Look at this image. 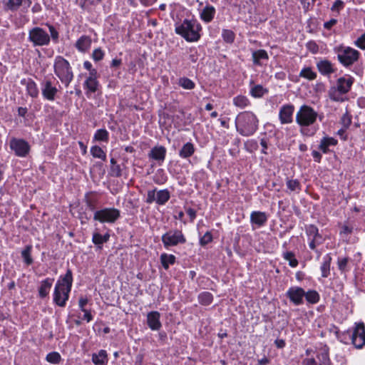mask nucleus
Segmentation results:
<instances>
[{
	"instance_id": "obj_1",
	"label": "nucleus",
	"mask_w": 365,
	"mask_h": 365,
	"mask_svg": "<svg viewBox=\"0 0 365 365\" xmlns=\"http://www.w3.org/2000/svg\"><path fill=\"white\" fill-rule=\"evenodd\" d=\"M49 34L43 28L35 26L29 30L28 41L31 43L33 47L48 46L52 41L53 43H58L59 41V32L55 26L50 24H46Z\"/></svg>"
},
{
	"instance_id": "obj_2",
	"label": "nucleus",
	"mask_w": 365,
	"mask_h": 365,
	"mask_svg": "<svg viewBox=\"0 0 365 365\" xmlns=\"http://www.w3.org/2000/svg\"><path fill=\"white\" fill-rule=\"evenodd\" d=\"M235 128L240 135H253L259 128V119L252 111L240 112L235 118Z\"/></svg>"
},
{
	"instance_id": "obj_3",
	"label": "nucleus",
	"mask_w": 365,
	"mask_h": 365,
	"mask_svg": "<svg viewBox=\"0 0 365 365\" xmlns=\"http://www.w3.org/2000/svg\"><path fill=\"white\" fill-rule=\"evenodd\" d=\"M73 283V274L70 269H68L63 276H61L57 281L53 292V302L64 307L69 298V293L71 290Z\"/></svg>"
},
{
	"instance_id": "obj_4",
	"label": "nucleus",
	"mask_w": 365,
	"mask_h": 365,
	"mask_svg": "<svg viewBox=\"0 0 365 365\" xmlns=\"http://www.w3.org/2000/svg\"><path fill=\"white\" fill-rule=\"evenodd\" d=\"M175 33L187 42H196L200 38V31L202 26L196 19H185L182 23L175 24Z\"/></svg>"
},
{
	"instance_id": "obj_5",
	"label": "nucleus",
	"mask_w": 365,
	"mask_h": 365,
	"mask_svg": "<svg viewBox=\"0 0 365 365\" xmlns=\"http://www.w3.org/2000/svg\"><path fill=\"white\" fill-rule=\"evenodd\" d=\"M333 51L339 63L348 69L355 66L361 57V53L358 50L343 44L335 46Z\"/></svg>"
},
{
	"instance_id": "obj_6",
	"label": "nucleus",
	"mask_w": 365,
	"mask_h": 365,
	"mask_svg": "<svg viewBox=\"0 0 365 365\" xmlns=\"http://www.w3.org/2000/svg\"><path fill=\"white\" fill-rule=\"evenodd\" d=\"M354 83V77L344 75L336 81V84L329 88L328 91L329 98L334 102H343V96L348 93Z\"/></svg>"
},
{
	"instance_id": "obj_7",
	"label": "nucleus",
	"mask_w": 365,
	"mask_h": 365,
	"mask_svg": "<svg viewBox=\"0 0 365 365\" xmlns=\"http://www.w3.org/2000/svg\"><path fill=\"white\" fill-rule=\"evenodd\" d=\"M339 341L345 344L350 342L356 348L361 349L365 345V325L363 322L356 324L354 330L346 331L338 335Z\"/></svg>"
},
{
	"instance_id": "obj_8",
	"label": "nucleus",
	"mask_w": 365,
	"mask_h": 365,
	"mask_svg": "<svg viewBox=\"0 0 365 365\" xmlns=\"http://www.w3.org/2000/svg\"><path fill=\"white\" fill-rule=\"evenodd\" d=\"M53 72L66 88L68 87L74 77L69 62L61 56H57L54 59Z\"/></svg>"
},
{
	"instance_id": "obj_9",
	"label": "nucleus",
	"mask_w": 365,
	"mask_h": 365,
	"mask_svg": "<svg viewBox=\"0 0 365 365\" xmlns=\"http://www.w3.org/2000/svg\"><path fill=\"white\" fill-rule=\"evenodd\" d=\"M318 118V113L310 106L304 104L297 112L295 120L299 126H312Z\"/></svg>"
},
{
	"instance_id": "obj_10",
	"label": "nucleus",
	"mask_w": 365,
	"mask_h": 365,
	"mask_svg": "<svg viewBox=\"0 0 365 365\" xmlns=\"http://www.w3.org/2000/svg\"><path fill=\"white\" fill-rule=\"evenodd\" d=\"M55 81L56 79L52 76H45L41 81V91L43 99L48 101H53L56 100L59 90L56 87V84H58V82Z\"/></svg>"
},
{
	"instance_id": "obj_11",
	"label": "nucleus",
	"mask_w": 365,
	"mask_h": 365,
	"mask_svg": "<svg viewBox=\"0 0 365 365\" xmlns=\"http://www.w3.org/2000/svg\"><path fill=\"white\" fill-rule=\"evenodd\" d=\"M120 217V211L113 207H105L95 212L93 219L101 222L113 223Z\"/></svg>"
},
{
	"instance_id": "obj_12",
	"label": "nucleus",
	"mask_w": 365,
	"mask_h": 365,
	"mask_svg": "<svg viewBox=\"0 0 365 365\" xmlns=\"http://www.w3.org/2000/svg\"><path fill=\"white\" fill-rule=\"evenodd\" d=\"M161 240L165 248H168L171 246H176L180 243L183 244L186 241L182 232L178 230L167 232L162 236Z\"/></svg>"
},
{
	"instance_id": "obj_13",
	"label": "nucleus",
	"mask_w": 365,
	"mask_h": 365,
	"mask_svg": "<svg viewBox=\"0 0 365 365\" xmlns=\"http://www.w3.org/2000/svg\"><path fill=\"white\" fill-rule=\"evenodd\" d=\"M9 147L20 158L26 157L31 150L29 143L22 138H12L9 141Z\"/></svg>"
},
{
	"instance_id": "obj_14",
	"label": "nucleus",
	"mask_w": 365,
	"mask_h": 365,
	"mask_svg": "<svg viewBox=\"0 0 365 365\" xmlns=\"http://www.w3.org/2000/svg\"><path fill=\"white\" fill-rule=\"evenodd\" d=\"M170 197V192L167 189L160 190L154 189L148 192L145 202L149 204L155 202L162 205L165 204Z\"/></svg>"
},
{
	"instance_id": "obj_15",
	"label": "nucleus",
	"mask_w": 365,
	"mask_h": 365,
	"mask_svg": "<svg viewBox=\"0 0 365 365\" xmlns=\"http://www.w3.org/2000/svg\"><path fill=\"white\" fill-rule=\"evenodd\" d=\"M305 291L300 287H291L286 292V297L295 306L304 304Z\"/></svg>"
},
{
	"instance_id": "obj_16",
	"label": "nucleus",
	"mask_w": 365,
	"mask_h": 365,
	"mask_svg": "<svg viewBox=\"0 0 365 365\" xmlns=\"http://www.w3.org/2000/svg\"><path fill=\"white\" fill-rule=\"evenodd\" d=\"M316 66L320 74L326 77H329L337 70L334 63L327 58L319 60L316 63Z\"/></svg>"
},
{
	"instance_id": "obj_17",
	"label": "nucleus",
	"mask_w": 365,
	"mask_h": 365,
	"mask_svg": "<svg viewBox=\"0 0 365 365\" xmlns=\"http://www.w3.org/2000/svg\"><path fill=\"white\" fill-rule=\"evenodd\" d=\"M294 106L291 103L284 104L279 108V120L282 124H289L293 122Z\"/></svg>"
},
{
	"instance_id": "obj_18",
	"label": "nucleus",
	"mask_w": 365,
	"mask_h": 365,
	"mask_svg": "<svg viewBox=\"0 0 365 365\" xmlns=\"http://www.w3.org/2000/svg\"><path fill=\"white\" fill-rule=\"evenodd\" d=\"M98 81V71H93L89 73L88 76L85 80L83 86V88L86 91V94L88 96L91 93H94L98 91L99 86Z\"/></svg>"
},
{
	"instance_id": "obj_19",
	"label": "nucleus",
	"mask_w": 365,
	"mask_h": 365,
	"mask_svg": "<svg viewBox=\"0 0 365 365\" xmlns=\"http://www.w3.org/2000/svg\"><path fill=\"white\" fill-rule=\"evenodd\" d=\"M166 148L164 146H155L148 153V157L158 163L161 165L166 156Z\"/></svg>"
},
{
	"instance_id": "obj_20",
	"label": "nucleus",
	"mask_w": 365,
	"mask_h": 365,
	"mask_svg": "<svg viewBox=\"0 0 365 365\" xmlns=\"http://www.w3.org/2000/svg\"><path fill=\"white\" fill-rule=\"evenodd\" d=\"M160 318V314L157 311H153L148 314L147 324L150 329L158 331L162 327Z\"/></svg>"
},
{
	"instance_id": "obj_21",
	"label": "nucleus",
	"mask_w": 365,
	"mask_h": 365,
	"mask_svg": "<svg viewBox=\"0 0 365 365\" xmlns=\"http://www.w3.org/2000/svg\"><path fill=\"white\" fill-rule=\"evenodd\" d=\"M21 84L26 86L27 94L33 98H37L39 91L36 83L31 78H23Z\"/></svg>"
},
{
	"instance_id": "obj_22",
	"label": "nucleus",
	"mask_w": 365,
	"mask_h": 365,
	"mask_svg": "<svg viewBox=\"0 0 365 365\" xmlns=\"http://www.w3.org/2000/svg\"><path fill=\"white\" fill-rule=\"evenodd\" d=\"M92 43L91 38L89 36L83 35L76 42L75 47L81 53L87 52Z\"/></svg>"
},
{
	"instance_id": "obj_23",
	"label": "nucleus",
	"mask_w": 365,
	"mask_h": 365,
	"mask_svg": "<svg viewBox=\"0 0 365 365\" xmlns=\"http://www.w3.org/2000/svg\"><path fill=\"white\" fill-rule=\"evenodd\" d=\"M338 143L337 140L332 137L325 136L322 138L320 140V143L319 145V149L323 153H328L330 152L329 146H335Z\"/></svg>"
},
{
	"instance_id": "obj_24",
	"label": "nucleus",
	"mask_w": 365,
	"mask_h": 365,
	"mask_svg": "<svg viewBox=\"0 0 365 365\" xmlns=\"http://www.w3.org/2000/svg\"><path fill=\"white\" fill-rule=\"evenodd\" d=\"M53 281V278L48 277L41 282V285L38 288V295L41 298H45L48 296Z\"/></svg>"
},
{
	"instance_id": "obj_25",
	"label": "nucleus",
	"mask_w": 365,
	"mask_h": 365,
	"mask_svg": "<svg viewBox=\"0 0 365 365\" xmlns=\"http://www.w3.org/2000/svg\"><path fill=\"white\" fill-rule=\"evenodd\" d=\"M215 12L216 11L213 6L207 5L200 12V18L203 21L209 23L214 19Z\"/></svg>"
},
{
	"instance_id": "obj_26",
	"label": "nucleus",
	"mask_w": 365,
	"mask_h": 365,
	"mask_svg": "<svg viewBox=\"0 0 365 365\" xmlns=\"http://www.w3.org/2000/svg\"><path fill=\"white\" fill-rule=\"evenodd\" d=\"M195 152V147L191 142L185 143L179 150V156L181 158L186 159L191 157Z\"/></svg>"
},
{
	"instance_id": "obj_27",
	"label": "nucleus",
	"mask_w": 365,
	"mask_h": 365,
	"mask_svg": "<svg viewBox=\"0 0 365 365\" xmlns=\"http://www.w3.org/2000/svg\"><path fill=\"white\" fill-rule=\"evenodd\" d=\"M252 61L254 65L256 66H262V63L261 61H267L269 59V56L267 52L264 49H259L257 51H254L252 53Z\"/></svg>"
},
{
	"instance_id": "obj_28",
	"label": "nucleus",
	"mask_w": 365,
	"mask_h": 365,
	"mask_svg": "<svg viewBox=\"0 0 365 365\" xmlns=\"http://www.w3.org/2000/svg\"><path fill=\"white\" fill-rule=\"evenodd\" d=\"M32 250L33 246L31 245H27L21 252V257L26 266H30L34 263V259L31 255Z\"/></svg>"
},
{
	"instance_id": "obj_29",
	"label": "nucleus",
	"mask_w": 365,
	"mask_h": 365,
	"mask_svg": "<svg viewBox=\"0 0 365 365\" xmlns=\"http://www.w3.org/2000/svg\"><path fill=\"white\" fill-rule=\"evenodd\" d=\"M92 361L95 365H107L108 355L106 351L102 349L97 354H93Z\"/></svg>"
},
{
	"instance_id": "obj_30",
	"label": "nucleus",
	"mask_w": 365,
	"mask_h": 365,
	"mask_svg": "<svg viewBox=\"0 0 365 365\" xmlns=\"http://www.w3.org/2000/svg\"><path fill=\"white\" fill-rule=\"evenodd\" d=\"M331 262V257L330 256L329 254L326 255L323 257V262L320 267L322 277L327 278L329 276Z\"/></svg>"
},
{
	"instance_id": "obj_31",
	"label": "nucleus",
	"mask_w": 365,
	"mask_h": 365,
	"mask_svg": "<svg viewBox=\"0 0 365 365\" xmlns=\"http://www.w3.org/2000/svg\"><path fill=\"white\" fill-rule=\"evenodd\" d=\"M251 222L253 224H256L258 226L263 225L267 220V215L264 212H252L250 216Z\"/></svg>"
},
{
	"instance_id": "obj_32",
	"label": "nucleus",
	"mask_w": 365,
	"mask_h": 365,
	"mask_svg": "<svg viewBox=\"0 0 365 365\" xmlns=\"http://www.w3.org/2000/svg\"><path fill=\"white\" fill-rule=\"evenodd\" d=\"M233 105L236 107L244 109L250 105V101L249 98L243 95H238L232 99Z\"/></svg>"
},
{
	"instance_id": "obj_33",
	"label": "nucleus",
	"mask_w": 365,
	"mask_h": 365,
	"mask_svg": "<svg viewBox=\"0 0 365 365\" xmlns=\"http://www.w3.org/2000/svg\"><path fill=\"white\" fill-rule=\"evenodd\" d=\"M110 238V235L108 233L105 234L104 235H101L98 232H94L93 234L92 241L93 242L98 246V248H101L103 243L108 242Z\"/></svg>"
},
{
	"instance_id": "obj_34",
	"label": "nucleus",
	"mask_w": 365,
	"mask_h": 365,
	"mask_svg": "<svg viewBox=\"0 0 365 365\" xmlns=\"http://www.w3.org/2000/svg\"><path fill=\"white\" fill-rule=\"evenodd\" d=\"M299 76L309 81H313L317 78V74L311 67H304L299 72Z\"/></svg>"
},
{
	"instance_id": "obj_35",
	"label": "nucleus",
	"mask_w": 365,
	"mask_h": 365,
	"mask_svg": "<svg viewBox=\"0 0 365 365\" xmlns=\"http://www.w3.org/2000/svg\"><path fill=\"white\" fill-rule=\"evenodd\" d=\"M175 257L173 255H168L166 253H163L160 255V262L162 266L165 269H168L170 264H174L175 262Z\"/></svg>"
},
{
	"instance_id": "obj_36",
	"label": "nucleus",
	"mask_w": 365,
	"mask_h": 365,
	"mask_svg": "<svg viewBox=\"0 0 365 365\" xmlns=\"http://www.w3.org/2000/svg\"><path fill=\"white\" fill-rule=\"evenodd\" d=\"M304 299H306L307 303L314 304H317L319 301L320 296L317 291L309 289L307 292H305Z\"/></svg>"
},
{
	"instance_id": "obj_37",
	"label": "nucleus",
	"mask_w": 365,
	"mask_h": 365,
	"mask_svg": "<svg viewBox=\"0 0 365 365\" xmlns=\"http://www.w3.org/2000/svg\"><path fill=\"white\" fill-rule=\"evenodd\" d=\"M268 93V90L262 85H255L251 88L250 93L254 98H261Z\"/></svg>"
},
{
	"instance_id": "obj_38",
	"label": "nucleus",
	"mask_w": 365,
	"mask_h": 365,
	"mask_svg": "<svg viewBox=\"0 0 365 365\" xmlns=\"http://www.w3.org/2000/svg\"><path fill=\"white\" fill-rule=\"evenodd\" d=\"M350 260V258L348 257L338 258L337 265L341 273L345 274L350 270V267H349V262Z\"/></svg>"
},
{
	"instance_id": "obj_39",
	"label": "nucleus",
	"mask_w": 365,
	"mask_h": 365,
	"mask_svg": "<svg viewBox=\"0 0 365 365\" xmlns=\"http://www.w3.org/2000/svg\"><path fill=\"white\" fill-rule=\"evenodd\" d=\"M23 0H8L4 4V9L12 12L16 11L21 6Z\"/></svg>"
},
{
	"instance_id": "obj_40",
	"label": "nucleus",
	"mask_w": 365,
	"mask_h": 365,
	"mask_svg": "<svg viewBox=\"0 0 365 365\" xmlns=\"http://www.w3.org/2000/svg\"><path fill=\"white\" fill-rule=\"evenodd\" d=\"M286 185L287 189L289 190L291 192H299L302 189L301 184L297 179H289L287 178L286 181Z\"/></svg>"
},
{
	"instance_id": "obj_41",
	"label": "nucleus",
	"mask_w": 365,
	"mask_h": 365,
	"mask_svg": "<svg viewBox=\"0 0 365 365\" xmlns=\"http://www.w3.org/2000/svg\"><path fill=\"white\" fill-rule=\"evenodd\" d=\"M213 300V296L210 292H204L199 294L198 301L203 306L210 305Z\"/></svg>"
},
{
	"instance_id": "obj_42",
	"label": "nucleus",
	"mask_w": 365,
	"mask_h": 365,
	"mask_svg": "<svg viewBox=\"0 0 365 365\" xmlns=\"http://www.w3.org/2000/svg\"><path fill=\"white\" fill-rule=\"evenodd\" d=\"M93 139L96 141L107 143L109 140V133L106 129H98L96 131Z\"/></svg>"
},
{
	"instance_id": "obj_43",
	"label": "nucleus",
	"mask_w": 365,
	"mask_h": 365,
	"mask_svg": "<svg viewBox=\"0 0 365 365\" xmlns=\"http://www.w3.org/2000/svg\"><path fill=\"white\" fill-rule=\"evenodd\" d=\"M178 85L184 89L192 90L195 87V82L187 77H181L178 79Z\"/></svg>"
},
{
	"instance_id": "obj_44",
	"label": "nucleus",
	"mask_w": 365,
	"mask_h": 365,
	"mask_svg": "<svg viewBox=\"0 0 365 365\" xmlns=\"http://www.w3.org/2000/svg\"><path fill=\"white\" fill-rule=\"evenodd\" d=\"M306 233L309 239H322V235L319 233L318 228L313 225H310L306 227Z\"/></svg>"
},
{
	"instance_id": "obj_45",
	"label": "nucleus",
	"mask_w": 365,
	"mask_h": 365,
	"mask_svg": "<svg viewBox=\"0 0 365 365\" xmlns=\"http://www.w3.org/2000/svg\"><path fill=\"white\" fill-rule=\"evenodd\" d=\"M91 153L93 158H100L104 161L106 160V153L103 150V149L101 147L98 145H94L91 147Z\"/></svg>"
},
{
	"instance_id": "obj_46",
	"label": "nucleus",
	"mask_w": 365,
	"mask_h": 365,
	"mask_svg": "<svg viewBox=\"0 0 365 365\" xmlns=\"http://www.w3.org/2000/svg\"><path fill=\"white\" fill-rule=\"evenodd\" d=\"M100 195L96 192H89L85 195L86 205H95L96 203L100 202Z\"/></svg>"
},
{
	"instance_id": "obj_47",
	"label": "nucleus",
	"mask_w": 365,
	"mask_h": 365,
	"mask_svg": "<svg viewBox=\"0 0 365 365\" xmlns=\"http://www.w3.org/2000/svg\"><path fill=\"white\" fill-rule=\"evenodd\" d=\"M153 180L158 185H162L166 182L167 176L165 175L163 169L157 170L153 176Z\"/></svg>"
},
{
	"instance_id": "obj_48",
	"label": "nucleus",
	"mask_w": 365,
	"mask_h": 365,
	"mask_svg": "<svg viewBox=\"0 0 365 365\" xmlns=\"http://www.w3.org/2000/svg\"><path fill=\"white\" fill-rule=\"evenodd\" d=\"M222 37L225 42L232 43L235 38V34L232 30L223 29L222 31Z\"/></svg>"
},
{
	"instance_id": "obj_49",
	"label": "nucleus",
	"mask_w": 365,
	"mask_h": 365,
	"mask_svg": "<svg viewBox=\"0 0 365 365\" xmlns=\"http://www.w3.org/2000/svg\"><path fill=\"white\" fill-rule=\"evenodd\" d=\"M299 127H300V130H299L300 133L304 136H308V137L313 136L316 133L317 130H318V127H315V126H313L312 128H309V126H299Z\"/></svg>"
},
{
	"instance_id": "obj_50",
	"label": "nucleus",
	"mask_w": 365,
	"mask_h": 365,
	"mask_svg": "<svg viewBox=\"0 0 365 365\" xmlns=\"http://www.w3.org/2000/svg\"><path fill=\"white\" fill-rule=\"evenodd\" d=\"M283 257L286 260L289 261L290 267H296L298 265V260L295 258V255L292 252H284Z\"/></svg>"
},
{
	"instance_id": "obj_51",
	"label": "nucleus",
	"mask_w": 365,
	"mask_h": 365,
	"mask_svg": "<svg viewBox=\"0 0 365 365\" xmlns=\"http://www.w3.org/2000/svg\"><path fill=\"white\" fill-rule=\"evenodd\" d=\"M351 122L352 116L346 110V113L341 116L340 123L345 129H347L351 125Z\"/></svg>"
},
{
	"instance_id": "obj_52",
	"label": "nucleus",
	"mask_w": 365,
	"mask_h": 365,
	"mask_svg": "<svg viewBox=\"0 0 365 365\" xmlns=\"http://www.w3.org/2000/svg\"><path fill=\"white\" fill-rule=\"evenodd\" d=\"M105 56V52L101 48H95L91 54V58L95 62L101 61Z\"/></svg>"
},
{
	"instance_id": "obj_53",
	"label": "nucleus",
	"mask_w": 365,
	"mask_h": 365,
	"mask_svg": "<svg viewBox=\"0 0 365 365\" xmlns=\"http://www.w3.org/2000/svg\"><path fill=\"white\" fill-rule=\"evenodd\" d=\"M46 359L49 363L56 364L61 361V356L58 352L53 351L47 354Z\"/></svg>"
},
{
	"instance_id": "obj_54",
	"label": "nucleus",
	"mask_w": 365,
	"mask_h": 365,
	"mask_svg": "<svg viewBox=\"0 0 365 365\" xmlns=\"http://www.w3.org/2000/svg\"><path fill=\"white\" fill-rule=\"evenodd\" d=\"M245 146L247 148V150L250 153L257 150L259 148L258 143L255 140H250L247 141L245 143Z\"/></svg>"
},
{
	"instance_id": "obj_55",
	"label": "nucleus",
	"mask_w": 365,
	"mask_h": 365,
	"mask_svg": "<svg viewBox=\"0 0 365 365\" xmlns=\"http://www.w3.org/2000/svg\"><path fill=\"white\" fill-rule=\"evenodd\" d=\"M110 175L113 177H120L122 175V171L120 165H114L110 166Z\"/></svg>"
},
{
	"instance_id": "obj_56",
	"label": "nucleus",
	"mask_w": 365,
	"mask_h": 365,
	"mask_svg": "<svg viewBox=\"0 0 365 365\" xmlns=\"http://www.w3.org/2000/svg\"><path fill=\"white\" fill-rule=\"evenodd\" d=\"M344 7V3L341 0H336L331 7L332 11H336L338 14Z\"/></svg>"
},
{
	"instance_id": "obj_57",
	"label": "nucleus",
	"mask_w": 365,
	"mask_h": 365,
	"mask_svg": "<svg viewBox=\"0 0 365 365\" xmlns=\"http://www.w3.org/2000/svg\"><path fill=\"white\" fill-rule=\"evenodd\" d=\"M212 240V236L210 232H207L200 240V245L204 246Z\"/></svg>"
},
{
	"instance_id": "obj_58",
	"label": "nucleus",
	"mask_w": 365,
	"mask_h": 365,
	"mask_svg": "<svg viewBox=\"0 0 365 365\" xmlns=\"http://www.w3.org/2000/svg\"><path fill=\"white\" fill-rule=\"evenodd\" d=\"M354 44L359 48L365 50V33L359 36L355 41Z\"/></svg>"
},
{
	"instance_id": "obj_59",
	"label": "nucleus",
	"mask_w": 365,
	"mask_h": 365,
	"mask_svg": "<svg viewBox=\"0 0 365 365\" xmlns=\"http://www.w3.org/2000/svg\"><path fill=\"white\" fill-rule=\"evenodd\" d=\"M307 48L312 53H317L319 51V46L314 41H309L307 43Z\"/></svg>"
},
{
	"instance_id": "obj_60",
	"label": "nucleus",
	"mask_w": 365,
	"mask_h": 365,
	"mask_svg": "<svg viewBox=\"0 0 365 365\" xmlns=\"http://www.w3.org/2000/svg\"><path fill=\"white\" fill-rule=\"evenodd\" d=\"M353 231V227H349L346 225H343L341 227V230H340V235L341 236H348L349 235H350Z\"/></svg>"
},
{
	"instance_id": "obj_61",
	"label": "nucleus",
	"mask_w": 365,
	"mask_h": 365,
	"mask_svg": "<svg viewBox=\"0 0 365 365\" xmlns=\"http://www.w3.org/2000/svg\"><path fill=\"white\" fill-rule=\"evenodd\" d=\"M189 60L192 63H196L198 60V53L195 48H190V53L189 55Z\"/></svg>"
},
{
	"instance_id": "obj_62",
	"label": "nucleus",
	"mask_w": 365,
	"mask_h": 365,
	"mask_svg": "<svg viewBox=\"0 0 365 365\" xmlns=\"http://www.w3.org/2000/svg\"><path fill=\"white\" fill-rule=\"evenodd\" d=\"M310 240L309 247L311 250H314L318 245L322 242V239H309Z\"/></svg>"
},
{
	"instance_id": "obj_63",
	"label": "nucleus",
	"mask_w": 365,
	"mask_h": 365,
	"mask_svg": "<svg viewBox=\"0 0 365 365\" xmlns=\"http://www.w3.org/2000/svg\"><path fill=\"white\" fill-rule=\"evenodd\" d=\"M260 145L262 147L261 153L262 154L267 155V150L268 148V140L265 138H262L260 140Z\"/></svg>"
},
{
	"instance_id": "obj_64",
	"label": "nucleus",
	"mask_w": 365,
	"mask_h": 365,
	"mask_svg": "<svg viewBox=\"0 0 365 365\" xmlns=\"http://www.w3.org/2000/svg\"><path fill=\"white\" fill-rule=\"evenodd\" d=\"M337 23V20L335 19H331L329 21H327L324 24V28L327 30H330L332 26L336 25Z\"/></svg>"
}]
</instances>
